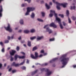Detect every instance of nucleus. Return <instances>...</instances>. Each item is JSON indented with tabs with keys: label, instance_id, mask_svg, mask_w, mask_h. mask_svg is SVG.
Here are the masks:
<instances>
[{
	"label": "nucleus",
	"instance_id": "nucleus-6",
	"mask_svg": "<svg viewBox=\"0 0 76 76\" xmlns=\"http://www.w3.org/2000/svg\"><path fill=\"white\" fill-rule=\"evenodd\" d=\"M18 58L20 59H23L25 58V56H20L18 55H15V60H17Z\"/></svg>",
	"mask_w": 76,
	"mask_h": 76
},
{
	"label": "nucleus",
	"instance_id": "nucleus-50",
	"mask_svg": "<svg viewBox=\"0 0 76 76\" xmlns=\"http://www.w3.org/2000/svg\"><path fill=\"white\" fill-rule=\"evenodd\" d=\"M20 53H22L24 55H25V53L23 52H21Z\"/></svg>",
	"mask_w": 76,
	"mask_h": 76
},
{
	"label": "nucleus",
	"instance_id": "nucleus-18",
	"mask_svg": "<svg viewBox=\"0 0 76 76\" xmlns=\"http://www.w3.org/2000/svg\"><path fill=\"white\" fill-rule=\"evenodd\" d=\"M31 57L33 59H36V58L35 57V56H34L32 54H31Z\"/></svg>",
	"mask_w": 76,
	"mask_h": 76
},
{
	"label": "nucleus",
	"instance_id": "nucleus-9",
	"mask_svg": "<svg viewBox=\"0 0 76 76\" xmlns=\"http://www.w3.org/2000/svg\"><path fill=\"white\" fill-rule=\"evenodd\" d=\"M20 65L19 64H16L15 62H13L12 64V66H15V67H17L18 66Z\"/></svg>",
	"mask_w": 76,
	"mask_h": 76
},
{
	"label": "nucleus",
	"instance_id": "nucleus-30",
	"mask_svg": "<svg viewBox=\"0 0 76 76\" xmlns=\"http://www.w3.org/2000/svg\"><path fill=\"white\" fill-rule=\"evenodd\" d=\"M24 32L26 33H29V31L27 30H25Z\"/></svg>",
	"mask_w": 76,
	"mask_h": 76
},
{
	"label": "nucleus",
	"instance_id": "nucleus-20",
	"mask_svg": "<svg viewBox=\"0 0 76 76\" xmlns=\"http://www.w3.org/2000/svg\"><path fill=\"white\" fill-rule=\"evenodd\" d=\"M43 38V37H39V36H37V40H40L42 38Z\"/></svg>",
	"mask_w": 76,
	"mask_h": 76
},
{
	"label": "nucleus",
	"instance_id": "nucleus-29",
	"mask_svg": "<svg viewBox=\"0 0 76 76\" xmlns=\"http://www.w3.org/2000/svg\"><path fill=\"white\" fill-rule=\"evenodd\" d=\"M72 18L73 20H76V18L74 16L72 17Z\"/></svg>",
	"mask_w": 76,
	"mask_h": 76
},
{
	"label": "nucleus",
	"instance_id": "nucleus-63",
	"mask_svg": "<svg viewBox=\"0 0 76 76\" xmlns=\"http://www.w3.org/2000/svg\"><path fill=\"white\" fill-rule=\"evenodd\" d=\"M49 4H50V5H52V2H50Z\"/></svg>",
	"mask_w": 76,
	"mask_h": 76
},
{
	"label": "nucleus",
	"instance_id": "nucleus-34",
	"mask_svg": "<svg viewBox=\"0 0 76 76\" xmlns=\"http://www.w3.org/2000/svg\"><path fill=\"white\" fill-rule=\"evenodd\" d=\"M10 58H11V59H10V61H13V58L12 57V56H11Z\"/></svg>",
	"mask_w": 76,
	"mask_h": 76
},
{
	"label": "nucleus",
	"instance_id": "nucleus-41",
	"mask_svg": "<svg viewBox=\"0 0 76 76\" xmlns=\"http://www.w3.org/2000/svg\"><path fill=\"white\" fill-rule=\"evenodd\" d=\"M59 16H61L62 18H63L64 17V15H61V14H59Z\"/></svg>",
	"mask_w": 76,
	"mask_h": 76
},
{
	"label": "nucleus",
	"instance_id": "nucleus-12",
	"mask_svg": "<svg viewBox=\"0 0 76 76\" xmlns=\"http://www.w3.org/2000/svg\"><path fill=\"white\" fill-rule=\"evenodd\" d=\"M58 24L60 25V27L61 28V29H63V28L64 27L61 23V20L59 21H58Z\"/></svg>",
	"mask_w": 76,
	"mask_h": 76
},
{
	"label": "nucleus",
	"instance_id": "nucleus-15",
	"mask_svg": "<svg viewBox=\"0 0 76 76\" xmlns=\"http://www.w3.org/2000/svg\"><path fill=\"white\" fill-rule=\"evenodd\" d=\"M35 57L36 59L37 58L39 57L38 56V53L37 52H35Z\"/></svg>",
	"mask_w": 76,
	"mask_h": 76
},
{
	"label": "nucleus",
	"instance_id": "nucleus-5",
	"mask_svg": "<svg viewBox=\"0 0 76 76\" xmlns=\"http://www.w3.org/2000/svg\"><path fill=\"white\" fill-rule=\"evenodd\" d=\"M50 13L54 14L55 16L56 17V19L57 21H60L61 20L59 18H58L57 14L56 13L55 11L54 10H51Z\"/></svg>",
	"mask_w": 76,
	"mask_h": 76
},
{
	"label": "nucleus",
	"instance_id": "nucleus-2",
	"mask_svg": "<svg viewBox=\"0 0 76 76\" xmlns=\"http://www.w3.org/2000/svg\"><path fill=\"white\" fill-rule=\"evenodd\" d=\"M53 2L54 4H56L57 5L56 8L58 10H60L61 9L60 7H59L60 6H61L64 7H66V5H67V4L66 3H64L63 4H60L58 2H56L55 0H53Z\"/></svg>",
	"mask_w": 76,
	"mask_h": 76
},
{
	"label": "nucleus",
	"instance_id": "nucleus-53",
	"mask_svg": "<svg viewBox=\"0 0 76 76\" xmlns=\"http://www.w3.org/2000/svg\"><path fill=\"white\" fill-rule=\"evenodd\" d=\"M44 1H41V4H43V3H44Z\"/></svg>",
	"mask_w": 76,
	"mask_h": 76
},
{
	"label": "nucleus",
	"instance_id": "nucleus-14",
	"mask_svg": "<svg viewBox=\"0 0 76 76\" xmlns=\"http://www.w3.org/2000/svg\"><path fill=\"white\" fill-rule=\"evenodd\" d=\"M57 59H58V58H55L53 59L52 60L50 61V63H53V62L55 61Z\"/></svg>",
	"mask_w": 76,
	"mask_h": 76
},
{
	"label": "nucleus",
	"instance_id": "nucleus-54",
	"mask_svg": "<svg viewBox=\"0 0 76 76\" xmlns=\"http://www.w3.org/2000/svg\"><path fill=\"white\" fill-rule=\"evenodd\" d=\"M21 39V36L20 37H19L18 38V39L19 40H20Z\"/></svg>",
	"mask_w": 76,
	"mask_h": 76
},
{
	"label": "nucleus",
	"instance_id": "nucleus-39",
	"mask_svg": "<svg viewBox=\"0 0 76 76\" xmlns=\"http://www.w3.org/2000/svg\"><path fill=\"white\" fill-rule=\"evenodd\" d=\"M68 21L69 23H71V20H70V18H69V17H68Z\"/></svg>",
	"mask_w": 76,
	"mask_h": 76
},
{
	"label": "nucleus",
	"instance_id": "nucleus-60",
	"mask_svg": "<svg viewBox=\"0 0 76 76\" xmlns=\"http://www.w3.org/2000/svg\"><path fill=\"white\" fill-rule=\"evenodd\" d=\"M44 56H46L47 54V53H44Z\"/></svg>",
	"mask_w": 76,
	"mask_h": 76
},
{
	"label": "nucleus",
	"instance_id": "nucleus-1",
	"mask_svg": "<svg viewBox=\"0 0 76 76\" xmlns=\"http://www.w3.org/2000/svg\"><path fill=\"white\" fill-rule=\"evenodd\" d=\"M65 57H66V56L63 55L60 58V59H61V62L62 64L63 65L61 66L62 68H63L64 67V66H65L67 64V62L69 59V58H66Z\"/></svg>",
	"mask_w": 76,
	"mask_h": 76
},
{
	"label": "nucleus",
	"instance_id": "nucleus-36",
	"mask_svg": "<svg viewBox=\"0 0 76 76\" xmlns=\"http://www.w3.org/2000/svg\"><path fill=\"white\" fill-rule=\"evenodd\" d=\"M41 14H42V16L44 17L45 16V13L44 12H41Z\"/></svg>",
	"mask_w": 76,
	"mask_h": 76
},
{
	"label": "nucleus",
	"instance_id": "nucleus-7",
	"mask_svg": "<svg viewBox=\"0 0 76 76\" xmlns=\"http://www.w3.org/2000/svg\"><path fill=\"white\" fill-rule=\"evenodd\" d=\"M4 0H0V4L2 1ZM3 8L2 6H0V17H1L2 16V12H3Z\"/></svg>",
	"mask_w": 76,
	"mask_h": 76
},
{
	"label": "nucleus",
	"instance_id": "nucleus-10",
	"mask_svg": "<svg viewBox=\"0 0 76 76\" xmlns=\"http://www.w3.org/2000/svg\"><path fill=\"white\" fill-rule=\"evenodd\" d=\"M46 31L47 32H49V34H50L51 33H52V31L50 29L49 27L47 28H46Z\"/></svg>",
	"mask_w": 76,
	"mask_h": 76
},
{
	"label": "nucleus",
	"instance_id": "nucleus-3",
	"mask_svg": "<svg viewBox=\"0 0 76 76\" xmlns=\"http://www.w3.org/2000/svg\"><path fill=\"white\" fill-rule=\"evenodd\" d=\"M4 28L6 30L10 32H11L12 30L10 25L9 23L7 24V27H4Z\"/></svg>",
	"mask_w": 76,
	"mask_h": 76
},
{
	"label": "nucleus",
	"instance_id": "nucleus-44",
	"mask_svg": "<svg viewBox=\"0 0 76 76\" xmlns=\"http://www.w3.org/2000/svg\"><path fill=\"white\" fill-rule=\"evenodd\" d=\"M0 45L2 46H3V44L2 42H0Z\"/></svg>",
	"mask_w": 76,
	"mask_h": 76
},
{
	"label": "nucleus",
	"instance_id": "nucleus-56",
	"mask_svg": "<svg viewBox=\"0 0 76 76\" xmlns=\"http://www.w3.org/2000/svg\"><path fill=\"white\" fill-rule=\"evenodd\" d=\"M21 7H25V4H22V5H21Z\"/></svg>",
	"mask_w": 76,
	"mask_h": 76
},
{
	"label": "nucleus",
	"instance_id": "nucleus-19",
	"mask_svg": "<svg viewBox=\"0 0 76 76\" xmlns=\"http://www.w3.org/2000/svg\"><path fill=\"white\" fill-rule=\"evenodd\" d=\"M40 69H41V72H43L44 71H45V72H46V71H47L46 69H48L45 68H41Z\"/></svg>",
	"mask_w": 76,
	"mask_h": 76
},
{
	"label": "nucleus",
	"instance_id": "nucleus-61",
	"mask_svg": "<svg viewBox=\"0 0 76 76\" xmlns=\"http://www.w3.org/2000/svg\"><path fill=\"white\" fill-rule=\"evenodd\" d=\"M21 31H22L21 30H20L18 31V32H19V33L21 32Z\"/></svg>",
	"mask_w": 76,
	"mask_h": 76
},
{
	"label": "nucleus",
	"instance_id": "nucleus-40",
	"mask_svg": "<svg viewBox=\"0 0 76 76\" xmlns=\"http://www.w3.org/2000/svg\"><path fill=\"white\" fill-rule=\"evenodd\" d=\"M9 42V41L8 40H5L4 43H7Z\"/></svg>",
	"mask_w": 76,
	"mask_h": 76
},
{
	"label": "nucleus",
	"instance_id": "nucleus-27",
	"mask_svg": "<svg viewBox=\"0 0 76 76\" xmlns=\"http://www.w3.org/2000/svg\"><path fill=\"white\" fill-rule=\"evenodd\" d=\"M66 14L67 16H68L69 15V12L68 10H66Z\"/></svg>",
	"mask_w": 76,
	"mask_h": 76
},
{
	"label": "nucleus",
	"instance_id": "nucleus-48",
	"mask_svg": "<svg viewBox=\"0 0 76 76\" xmlns=\"http://www.w3.org/2000/svg\"><path fill=\"white\" fill-rule=\"evenodd\" d=\"M73 67L74 68H76V65H74L73 66Z\"/></svg>",
	"mask_w": 76,
	"mask_h": 76
},
{
	"label": "nucleus",
	"instance_id": "nucleus-22",
	"mask_svg": "<svg viewBox=\"0 0 76 76\" xmlns=\"http://www.w3.org/2000/svg\"><path fill=\"white\" fill-rule=\"evenodd\" d=\"M35 17V14L34 13H32L31 15V18H33Z\"/></svg>",
	"mask_w": 76,
	"mask_h": 76
},
{
	"label": "nucleus",
	"instance_id": "nucleus-31",
	"mask_svg": "<svg viewBox=\"0 0 76 76\" xmlns=\"http://www.w3.org/2000/svg\"><path fill=\"white\" fill-rule=\"evenodd\" d=\"M25 61H23V62L21 63L20 64H19V65H23L24 63H25Z\"/></svg>",
	"mask_w": 76,
	"mask_h": 76
},
{
	"label": "nucleus",
	"instance_id": "nucleus-64",
	"mask_svg": "<svg viewBox=\"0 0 76 76\" xmlns=\"http://www.w3.org/2000/svg\"><path fill=\"white\" fill-rule=\"evenodd\" d=\"M13 37H14V36H12V37H11V38L12 39H13Z\"/></svg>",
	"mask_w": 76,
	"mask_h": 76
},
{
	"label": "nucleus",
	"instance_id": "nucleus-4",
	"mask_svg": "<svg viewBox=\"0 0 76 76\" xmlns=\"http://www.w3.org/2000/svg\"><path fill=\"white\" fill-rule=\"evenodd\" d=\"M35 10L34 7H28L27 8V12L26 13L25 15H28L29 13L31 11H32Z\"/></svg>",
	"mask_w": 76,
	"mask_h": 76
},
{
	"label": "nucleus",
	"instance_id": "nucleus-62",
	"mask_svg": "<svg viewBox=\"0 0 76 76\" xmlns=\"http://www.w3.org/2000/svg\"><path fill=\"white\" fill-rule=\"evenodd\" d=\"M12 70V68H10L9 69V71H10Z\"/></svg>",
	"mask_w": 76,
	"mask_h": 76
},
{
	"label": "nucleus",
	"instance_id": "nucleus-21",
	"mask_svg": "<svg viewBox=\"0 0 76 76\" xmlns=\"http://www.w3.org/2000/svg\"><path fill=\"white\" fill-rule=\"evenodd\" d=\"M45 6L48 10L50 8V6H48L47 4H45Z\"/></svg>",
	"mask_w": 76,
	"mask_h": 76
},
{
	"label": "nucleus",
	"instance_id": "nucleus-24",
	"mask_svg": "<svg viewBox=\"0 0 76 76\" xmlns=\"http://www.w3.org/2000/svg\"><path fill=\"white\" fill-rule=\"evenodd\" d=\"M20 24L21 25L23 24V20H21L20 21Z\"/></svg>",
	"mask_w": 76,
	"mask_h": 76
},
{
	"label": "nucleus",
	"instance_id": "nucleus-28",
	"mask_svg": "<svg viewBox=\"0 0 76 76\" xmlns=\"http://www.w3.org/2000/svg\"><path fill=\"white\" fill-rule=\"evenodd\" d=\"M37 20L39 22H43V20L39 18H38L37 19Z\"/></svg>",
	"mask_w": 76,
	"mask_h": 76
},
{
	"label": "nucleus",
	"instance_id": "nucleus-11",
	"mask_svg": "<svg viewBox=\"0 0 76 76\" xmlns=\"http://www.w3.org/2000/svg\"><path fill=\"white\" fill-rule=\"evenodd\" d=\"M50 27H53L54 28H57V26L54 23H52L50 24Z\"/></svg>",
	"mask_w": 76,
	"mask_h": 76
},
{
	"label": "nucleus",
	"instance_id": "nucleus-25",
	"mask_svg": "<svg viewBox=\"0 0 76 76\" xmlns=\"http://www.w3.org/2000/svg\"><path fill=\"white\" fill-rule=\"evenodd\" d=\"M37 48L36 46H35L32 49V51H34V50H37Z\"/></svg>",
	"mask_w": 76,
	"mask_h": 76
},
{
	"label": "nucleus",
	"instance_id": "nucleus-52",
	"mask_svg": "<svg viewBox=\"0 0 76 76\" xmlns=\"http://www.w3.org/2000/svg\"><path fill=\"white\" fill-rule=\"evenodd\" d=\"M16 72V70H12V73H14L15 72Z\"/></svg>",
	"mask_w": 76,
	"mask_h": 76
},
{
	"label": "nucleus",
	"instance_id": "nucleus-13",
	"mask_svg": "<svg viewBox=\"0 0 76 76\" xmlns=\"http://www.w3.org/2000/svg\"><path fill=\"white\" fill-rule=\"evenodd\" d=\"M46 72H47V75H50L51 74V72H49V70L47 69H46Z\"/></svg>",
	"mask_w": 76,
	"mask_h": 76
},
{
	"label": "nucleus",
	"instance_id": "nucleus-47",
	"mask_svg": "<svg viewBox=\"0 0 76 76\" xmlns=\"http://www.w3.org/2000/svg\"><path fill=\"white\" fill-rule=\"evenodd\" d=\"M29 60H27V61H26V63L29 64Z\"/></svg>",
	"mask_w": 76,
	"mask_h": 76
},
{
	"label": "nucleus",
	"instance_id": "nucleus-51",
	"mask_svg": "<svg viewBox=\"0 0 76 76\" xmlns=\"http://www.w3.org/2000/svg\"><path fill=\"white\" fill-rule=\"evenodd\" d=\"M21 43H24L25 42V41L24 40H23V41H21Z\"/></svg>",
	"mask_w": 76,
	"mask_h": 76
},
{
	"label": "nucleus",
	"instance_id": "nucleus-17",
	"mask_svg": "<svg viewBox=\"0 0 76 76\" xmlns=\"http://www.w3.org/2000/svg\"><path fill=\"white\" fill-rule=\"evenodd\" d=\"M28 45L29 47L31 46V42L30 41H28Z\"/></svg>",
	"mask_w": 76,
	"mask_h": 76
},
{
	"label": "nucleus",
	"instance_id": "nucleus-32",
	"mask_svg": "<svg viewBox=\"0 0 76 76\" xmlns=\"http://www.w3.org/2000/svg\"><path fill=\"white\" fill-rule=\"evenodd\" d=\"M36 37H31L30 38V39L31 40H34V39H36Z\"/></svg>",
	"mask_w": 76,
	"mask_h": 76
},
{
	"label": "nucleus",
	"instance_id": "nucleus-43",
	"mask_svg": "<svg viewBox=\"0 0 76 76\" xmlns=\"http://www.w3.org/2000/svg\"><path fill=\"white\" fill-rule=\"evenodd\" d=\"M25 1H27L28 3H30L31 0H24Z\"/></svg>",
	"mask_w": 76,
	"mask_h": 76
},
{
	"label": "nucleus",
	"instance_id": "nucleus-37",
	"mask_svg": "<svg viewBox=\"0 0 76 76\" xmlns=\"http://www.w3.org/2000/svg\"><path fill=\"white\" fill-rule=\"evenodd\" d=\"M16 50H17V51H18L20 50V48L19 47L17 46L16 48Z\"/></svg>",
	"mask_w": 76,
	"mask_h": 76
},
{
	"label": "nucleus",
	"instance_id": "nucleus-45",
	"mask_svg": "<svg viewBox=\"0 0 76 76\" xmlns=\"http://www.w3.org/2000/svg\"><path fill=\"white\" fill-rule=\"evenodd\" d=\"M62 23H63V25L64 26H66V23H65V22H63Z\"/></svg>",
	"mask_w": 76,
	"mask_h": 76
},
{
	"label": "nucleus",
	"instance_id": "nucleus-23",
	"mask_svg": "<svg viewBox=\"0 0 76 76\" xmlns=\"http://www.w3.org/2000/svg\"><path fill=\"white\" fill-rule=\"evenodd\" d=\"M21 69L23 70H26V67L25 66H22L20 67Z\"/></svg>",
	"mask_w": 76,
	"mask_h": 76
},
{
	"label": "nucleus",
	"instance_id": "nucleus-55",
	"mask_svg": "<svg viewBox=\"0 0 76 76\" xmlns=\"http://www.w3.org/2000/svg\"><path fill=\"white\" fill-rule=\"evenodd\" d=\"M2 64H0V68H1L2 66Z\"/></svg>",
	"mask_w": 76,
	"mask_h": 76
},
{
	"label": "nucleus",
	"instance_id": "nucleus-59",
	"mask_svg": "<svg viewBox=\"0 0 76 76\" xmlns=\"http://www.w3.org/2000/svg\"><path fill=\"white\" fill-rule=\"evenodd\" d=\"M48 63H45L44 64V65L45 66H47L48 65Z\"/></svg>",
	"mask_w": 76,
	"mask_h": 76
},
{
	"label": "nucleus",
	"instance_id": "nucleus-16",
	"mask_svg": "<svg viewBox=\"0 0 76 76\" xmlns=\"http://www.w3.org/2000/svg\"><path fill=\"white\" fill-rule=\"evenodd\" d=\"M38 70H37L36 71H35L34 72H32L31 75H33L35 74L36 73H37V72H38Z\"/></svg>",
	"mask_w": 76,
	"mask_h": 76
},
{
	"label": "nucleus",
	"instance_id": "nucleus-8",
	"mask_svg": "<svg viewBox=\"0 0 76 76\" xmlns=\"http://www.w3.org/2000/svg\"><path fill=\"white\" fill-rule=\"evenodd\" d=\"M16 53V51L14 50H12V51L10 52V54L11 56L14 55Z\"/></svg>",
	"mask_w": 76,
	"mask_h": 76
},
{
	"label": "nucleus",
	"instance_id": "nucleus-46",
	"mask_svg": "<svg viewBox=\"0 0 76 76\" xmlns=\"http://www.w3.org/2000/svg\"><path fill=\"white\" fill-rule=\"evenodd\" d=\"M40 53H44V51L43 50H42L41 51Z\"/></svg>",
	"mask_w": 76,
	"mask_h": 76
},
{
	"label": "nucleus",
	"instance_id": "nucleus-33",
	"mask_svg": "<svg viewBox=\"0 0 76 76\" xmlns=\"http://www.w3.org/2000/svg\"><path fill=\"white\" fill-rule=\"evenodd\" d=\"M35 31V30L34 29H32L31 30V33H33Z\"/></svg>",
	"mask_w": 76,
	"mask_h": 76
},
{
	"label": "nucleus",
	"instance_id": "nucleus-26",
	"mask_svg": "<svg viewBox=\"0 0 76 76\" xmlns=\"http://www.w3.org/2000/svg\"><path fill=\"white\" fill-rule=\"evenodd\" d=\"M75 9H76V7H75V6L71 7V10H75Z\"/></svg>",
	"mask_w": 76,
	"mask_h": 76
},
{
	"label": "nucleus",
	"instance_id": "nucleus-38",
	"mask_svg": "<svg viewBox=\"0 0 76 76\" xmlns=\"http://www.w3.org/2000/svg\"><path fill=\"white\" fill-rule=\"evenodd\" d=\"M50 13H51V12H50ZM52 14V13H50V14L49 15V16L50 17H52L53 16V14Z\"/></svg>",
	"mask_w": 76,
	"mask_h": 76
},
{
	"label": "nucleus",
	"instance_id": "nucleus-35",
	"mask_svg": "<svg viewBox=\"0 0 76 76\" xmlns=\"http://www.w3.org/2000/svg\"><path fill=\"white\" fill-rule=\"evenodd\" d=\"M55 40V39L54 38H53L52 39H50V41H53Z\"/></svg>",
	"mask_w": 76,
	"mask_h": 76
},
{
	"label": "nucleus",
	"instance_id": "nucleus-49",
	"mask_svg": "<svg viewBox=\"0 0 76 76\" xmlns=\"http://www.w3.org/2000/svg\"><path fill=\"white\" fill-rule=\"evenodd\" d=\"M49 25H45L44 27V28H45L48 26Z\"/></svg>",
	"mask_w": 76,
	"mask_h": 76
},
{
	"label": "nucleus",
	"instance_id": "nucleus-57",
	"mask_svg": "<svg viewBox=\"0 0 76 76\" xmlns=\"http://www.w3.org/2000/svg\"><path fill=\"white\" fill-rule=\"evenodd\" d=\"M10 37H7V39L10 40Z\"/></svg>",
	"mask_w": 76,
	"mask_h": 76
},
{
	"label": "nucleus",
	"instance_id": "nucleus-58",
	"mask_svg": "<svg viewBox=\"0 0 76 76\" xmlns=\"http://www.w3.org/2000/svg\"><path fill=\"white\" fill-rule=\"evenodd\" d=\"M42 55H40L39 56V57H42Z\"/></svg>",
	"mask_w": 76,
	"mask_h": 76
},
{
	"label": "nucleus",
	"instance_id": "nucleus-42",
	"mask_svg": "<svg viewBox=\"0 0 76 76\" xmlns=\"http://www.w3.org/2000/svg\"><path fill=\"white\" fill-rule=\"evenodd\" d=\"M1 51L2 52H4V48H3Z\"/></svg>",
	"mask_w": 76,
	"mask_h": 76
}]
</instances>
